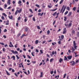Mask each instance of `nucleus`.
I'll return each mask as SVG.
<instances>
[{
  "label": "nucleus",
  "mask_w": 79,
  "mask_h": 79,
  "mask_svg": "<svg viewBox=\"0 0 79 79\" xmlns=\"http://www.w3.org/2000/svg\"><path fill=\"white\" fill-rule=\"evenodd\" d=\"M22 11V8H20V9L19 10H17L15 12V15H17V13H19V14H20L21 13V11Z\"/></svg>",
  "instance_id": "nucleus-1"
},
{
  "label": "nucleus",
  "mask_w": 79,
  "mask_h": 79,
  "mask_svg": "<svg viewBox=\"0 0 79 79\" xmlns=\"http://www.w3.org/2000/svg\"><path fill=\"white\" fill-rule=\"evenodd\" d=\"M54 54H55V55H56V51L55 52L54 51H52V54H51L50 55L52 57L53 55H54Z\"/></svg>",
  "instance_id": "nucleus-2"
},
{
  "label": "nucleus",
  "mask_w": 79,
  "mask_h": 79,
  "mask_svg": "<svg viewBox=\"0 0 79 79\" xmlns=\"http://www.w3.org/2000/svg\"><path fill=\"white\" fill-rule=\"evenodd\" d=\"M11 52L12 53H14V54H18V52L16 51H15L13 50H12L11 51Z\"/></svg>",
  "instance_id": "nucleus-3"
},
{
  "label": "nucleus",
  "mask_w": 79,
  "mask_h": 79,
  "mask_svg": "<svg viewBox=\"0 0 79 79\" xmlns=\"http://www.w3.org/2000/svg\"><path fill=\"white\" fill-rule=\"evenodd\" d=\"M63 34H64L66 32H67V30H66V28H64L63 29Z\"/></svg>",
  "instance_id": "nucleus-4"
},
{
  "label": "nucleus",
  "mask_w": 79,
  "mask_h": 79,
  "mask_svg": "<svg viewBox=\"0 0 79 79\" xmlns=\"http://www.w3.org/2000/svg\"><path fill=\"white\" fill-rule=\"evenodd\" d=\"M10 45H9V47H14V46H13V44H12V43H11V42H10Z\"/></svg>",
  "instance_id": "nucleus-5"
},
{
  "label": "nucleus",
  "mask_w": 79,
  "mask_h": 79,
  "mask_svg": "<svg viewBox=\"0 0 79 79\" xmlns=\"http://www.w3.org/2000/svg\"><path fill=\"white\" fill-rule=\"evenodd\" d=\"M64 5H63L62 6V8L61 9L60 11V13H62V11H63V9L64 8Z\"/></svg>",
  "instance_id": "nucleus-6"
},
{
  "label": "nucleus",
  "mask_w": 79,
  "mask_h": 79,
  "mask_svg": "<svg viewBox=\"0 0 79 79\" xmlns=\"http://www.w3.org/2000/svg\"><path fill=\"white\" fill-rule=\"evenodd\" d=\"M10 2H11V0H8L7 2V5H10V4H11V3Z\"/></svg>",
  "instance_id": "nucleus-7"
},
{
  "label": "nucleus",
  "mask_w": 79,
  "mask_h": 79,
  "mask_svg": "<svg viewBox=\"0 0 79 79\" xmlns=\"http://www.w3.org/2000/svg\"><path fill=\"white\" fill-rule=\"evenodd\" d=\"M67 58L69 60H71L72 58V56H67Z\"/></svg>",
  "instance_id": "nucleus-8"
},
{
  "label": "nucleus",
  "mask_w": 79,
  "mask_h": 79,
  "mask_svg": "<svg viewBox=\"0 0 79 79\" xmlns=\"http://www.w3.org/2000/svg\"><path fill=\"white\" fill-rule=\"evenodd\" d=\"M70 63H72V65H75V62L74 61H72L70 62Z\"/></svg>",
  "instance_id": "nucleus-9"
},
{
  "label": "nucleus",
  "mask_w": 79,
  "mask_h": 79,
  "mask_svg": "<svg viewBox=\"0 0 79 79\" xmlns=\"http://www.w3.org/2000/svg\"><path fill=\"white\" fill-rule=\"evenodd\" d=\"M5 71L6 72V73L7 75L8 76H10V73H9V72H8V71H7V70H6Z\"/></svg>",
  "instance_id": "nucleus-10"
},
{
  "label": "nucleus",
  "mask_w": 79,
  "mask_h": 79,
  "mask_svg": "<svg viewBox=\"0 0 79 79\" xmlns=\"http://www.w3.org/2000/svg\"><path fill=\"white\" fill-rule=\"evenodd\" d=\"M63 59L61 58H60L59 60V61L60 63H61L62 61H63Z\"/></svg>",
  "instance_id": "nucleus-11"
},
{
  "label": "nucleus",
  "mask_w": 79,
  "mask_h": 79,
  "mask_svg": "<svg viewBox=\"0 0 79 79\" xmlns=\"http://www.w3.org/2000/svg\"><path fill=\"white\" fill-rule=\"evenodd\" d=\"M72 14V12H69V15H68V16H71V15Z\"/></svg>",
  "instance_id": "nucleus-12"
},
{
  "label": "nucleus",
  "mask_w": 79,
  "mask_h": 79,
  "mask_svg": "<svg viewBox=\"0 0 79 79\" xmlns=\"http://www.w3.org/2000/svg\"><path fill=\"white\" fill-rule=\"evenodd\" d=\"M11 58H13V60H15V56H13L11 57Z\"/></svg>",
  "instance_id": "nucleus-13"
},
{
  "label": "nucleus",
  "mask_w": 79,
  "mask_h": 79,
  "mask_svg": "<svg viewBox=\"0 0 79 79\" xmlns=\"http://www.w3.org/2000/svg\"><path fill=\"white\" fill-rule=\"evenodd\" d=\"M72 52H74V51L76 50V49H75V48H74L73 47H72Z\"/></svg>",
  "instance_id": "nucleus-14"
},
{
  "label": "nucleus",
  "mask_w": 79,
  "mask_h": 79,
  "mask_svg": "<svg viewBox=\"0 0 79 79\" xmlns=\"http://www.w3.org/2000/svg\"><path fill=\"white\" fill-rule=\"evenodd\" d=\"M50 31L49 30H48L47 31V34L48 35H49L50 34Z\"/></svg>",
  "instance_id": "nucleus-15"
},
{
  "label": "nucleus",
  "mask_w": 79,
  "mask_h": 79,
  "mask_svg": "<svg viewBox=\"0 0 79 79\" xmlns=\"http://www.w3.org/2000/svg\"><path fill=\"white\" fill-rule=\"evenodd\" d=\"M39 40H37L35 41V44H38V43H39Z\"/></svg>",
  "instance_id": "nucleus-16"
},
{
  "label": "nucleus",
  "mask_w": 79,
  "mask_h": 79,
  "mask_svg": "<svg viewBox=\"0 0 79 79\" xmlns=\"http://www.w3.org/2000/svg\"><path fill=\"white\" fill-rule=\"evenodd\" d=\"M43 76V72H41L40 73V77H42Z\"/></svg>",
  "instance_id": "nucleus-17"
},
{
  "label": "nucleus",
  "mask_w": 79,
  "mask_h": 79,
  "mask_svg": "<svg viewBox=\"0 0 79 79\" xmlns=\"http://www.w3.org/2000/svg\"><path fill=\"white\" fill-rule=\"evenodd\" d=\"M8 17L10 19H13V16L12 15H11V16H9Z\"/></svg>",
  "instance_id": "nucleus-18"
},
{
  "label": "nucleus",
  "mask_w": 79,
  "mask_h": 79,
  "mask_svg": "<svg viewBox=\"0 0 79 79\" xmlns=\"http://www.w3.org/2000/svg\"><path fill=\"white\" fill-rule=\"evenodd\" d=\"M64 60H68L67 57H66V56H64Z\"/></svg>",
  "instance_id": "nucleus-19"
},
{
  "label": "nucleus",
  "mask_w": 79,
  "mask_h": 79,
  "mask_svg": "<svg viewBox=\"0 0 79 79\" xmlns=\"http://www.w3.org/2000/svg\"><path fill=\"white\" fill-rule=\"evenodd\" d=\"M6 24V25H8V24H9V21L7 20V21Z\"/></svg>",
  "instance_id": "nucleus-20"
},
{
  "label": "nucleus",
  "mask_w": 79,
  "mask_h": 79,
  "mask_svg": "<svg viewBox=\"0 0 79 79\" xmlns=\"http://www.w3.org/2000/svg\"><path fill=\"white\" fill-rule=\"evenodd\" d=\"M66 76V73H65L64 74V77H63V79L65 78Z\"/></svg>",
  "instance_id": "nucleus-21"
},
{
  "label": "nucleus",
  "mask_w": 79,
  "mask_h": 79,
  "mask_svg": "<svg viewBox=\"0 0 79 79\" xmlns=\"http://www.w3.org/2000/svg\"><path fill=\"white\" fill-rule=\"evenodd\" d=\"M2 15H3V16H5V17H6V16H7V15H6L5 13H3L2 14Z\"/></svg>",
  "instance_id": "nucleus-22"
},
{
  "label": "nucleus",
  "mask_w": 79,
  "mask_h": 79,
  "mask_svg": "<svg viewBox=\"0 0 79 79\" xmlns=\"http://www.w3.org/2000/svg\"><path fill=\"white\" fill-rule=\"evenodd\" d=\"M34 52H31V55L32 56H35V55H34Z\"/></svg>",
  "instance_id": "nucleus-23"
},
{
  "label": "nucleus",
  "mask_w": 79,
  "mask_h": 79,
  "mask_svg": "<svg viewBox=\"0 0 79 79\" xmlns=\"http://www.w3.org/2000/svg\"><path fill=\"white\" fill-rule=\"evenodd\" d=\"M61 39H64V35H61Z\"/></svg>",
  "instance_id": "nucleus-24"
},
{
  "label": "nucleus",
  "mask_w": 79,
  "mask_h": 79,
  "mask_svg": "<svg viewBox=\"0 0 79 79\" xmlns=\"http://www.w3.org/2000/svg\"><path fill=\"white\" fill-rule=\"evenodd\" d=\"M73 46L75 45H76V42H75V41H73Z\"/></svg>",
  "instance_id": "nucleus-25"
},
{
  "label": "nucleus",
  "mask_w": 79,
  "mask_h": 79,
  "mask_svg": "<svg viewBox=\"0 0 79 79\" xmlns=\"http://www.w3.org/2000/svg\"><path fill=\"white\" fill-rule=\"evenodd\" d=\"M54 60V59L53 58H52L50 60V62H52V61H53Z\"/></svg>",
  "instance_id": "nucleus-26"
},
{
  "label": "nucleus",
  "mask_w": 79,
  "mask_h": 79,
  "mask_svg": "<svg viewBox=\"0 0 79 79\" xmlns=\"http://www.w3.org/2000/svg\"><path fill=\"white\" fill-rule=\"evenodd\" d=\"M27 56L28 58H29V59H31V56H29V55H27Z\"/></svg>",
  "instance_id": "nucleus-27"
},
{
  "label": "nucleus",
  "mask_w": 79,
  "mask_h": 79,
  "mask_svg": "<svg viewBox=\"0 0 79 79\" xmlns=\"http://www.w3.org/2000/svg\"><path fill=\"white\" fill-rule=\"evenodd\" d=\"M76 7H74L73 8V11H76Z\"/></svg>",
  "instance_id": "nucleus-28"
},
{
  "label": "nucleus",
  "mask_w": 79,
  "mask_h": 79,
  "mask_svg": "<svg viewBox=\"0 0 79 79\" xmlns=\"http://www.w3.org/2000/svg\"><path fill=\"white\" fill-rule=\"evenodd\" d=\"M72 33L73 34H75V31H74V30H73L72 31Z\"/></svg>",
  "instance_id": "nucleus-29"
},
{
  "label": "nucleus",
  "mask_w": 79,
  "mask_h": 79,
  "mask_svg": "<svg viewBox=\"0 0 79 79\" xmlns=\"http://www.w3.org/2000/svg\"><path fill=\"white\" fill-rule=\"evenodd\" d=\"M63 2V0H61L60 2V4H61Z\"/></svg>",
  "instance_id": "nucleus-30"
},
{
  "label": "nucleus",
  "mask_w": 79,
  "mask_h": 79,
  "mask_svg": "<svg viewBox=\"0 0 79 79\" xmlns=\"http://www.w3.org/2000/svg\"><path fill=\"white\" fill-rule=\"evenodd\" d=\"M66 9L67 10H68V11H69L70 9H69V6L67 7Z\"/></svg>",
  "instance_id": "nucleus-31"
},
{
  "label": "nucleus",
  "mask_w": 79,
  "mask_h": 79,
  "mask_svg": "<svg viewBox=\"0 0 79 79\" xmlns=\"http://www.w3.org/2000/svg\"><path fill=\"white\" fill-rule=\"evenodd\" d=\"M72 25V23H70L69 25V27H71Z\"/></svg>",
  "instance_id": "nucleus-32"
},
{
  "label": "nucleus",
  "mask_w": 79,
  "mask_h": 79,
  "mask_svg": "<svg viewBox=\"0 0 79 79\" xmlns=\"http://www.w3.org/2000/svg\"><path fill=\"white\" fill-rule=\"evenodd\" d=\"M73 47L75 49H76V48H77V46H76V45L73 46Z\"/></svg>",
  "instance_id": "nucleus-33"
},
{
  "label": "nucleus",
  "mask_w": 79,
  "mask_h": 79,
  "mask_svg": "<svg viewBox=\"0 0 79 79\" xmlns=\"http://www.w3.org/2000/svg\"><path fill=\"white\" fill-rule=\"evenodd\" d=\"M56 15V12H55L54 14H53V16H55Z\"/></svg>",
  "instance_id": "nucleus-34"
},
{
  "label": "nucleus",
  "mask_w": 79,
  "mask_h": 79,
  "mask_svg": "<svg viewBox=\"0 0 79 79\" xmlns=\"http://www.w3.org/2000/svg\"><path fill=\"white\" fill-rule=\"evenodd\" d=\"M16 57H17V59H19V56H18L17 55H16Z\"/></svg>",
  "instance_id": "nucleus-35"
},
{
  "label": "nucleus",
  "mask_w": 79,
  "mask_h": 79,
  "mask_svg": "<svg viewBox=\"0 0 79 79\" xmlns=\"http://www.w3.org/2000/svg\"><path fill=\"white\" fill-rule=\"evenodd\" d=\"M18 4H21V1L19 0L18 2Z\"/></svg>",
  "instance_id": "nucleus-36"
},
{
  "label": "nucleus",
  "mask_w": 79,
  "mask_h": 79,
  "mask_svg": "<svg viewBox=\"0 0 79 79\" xmlns=\"http://www.w3.org/2000/svg\"><path fill=\"white\" fill-rule=\"evenodd\" d=\"M37 27L38 29H40V27L39 26H37Z\"/></svg>",
  "instance_id": "nucleus-37"
},
{
  "label": "nucleus",
  "mask_w": 79,
  "mask_h": 79,
  "mask_svg": "<svg viewBox=\"0 0 79 79\" xmlns=\"http://www.w3.org/2000/svg\"><path fill=\"white\" fill-rule=\"evenodd\" d=\"M77 37H79V32H77Z\"/></svg>",
  "instance_id": "nucleus-38"
},
{
  "label": "nucleus",
  "mask_w": 79,
  "mask_h": 79,
  "mask_svg": "<svg viewBox=\"0 0 79 79\" xmlns=\"http://www.w3.org/2000/svg\"><path fill=\"white\" fill-rule=\"evenodd\" d=\"M46 42V40L43 41L42 43V44H45V43Z\"/></svg>",
  "instance_id": "nucleus-39"
},
{
  "label": "nucleus",
  "mask_w": 79,
  "mask_h": 79,
  "mask_svg": "<svg viewBox=\"0 0 79 79\" xmlns=\"http://www.w3.org/2000/svg\"><path fill=\"white\" fill-rule=\"evenodd\" d=\"M0 44L2 45H5L3 43H0Z\"/></svg>",
  "instance_id": "nucleus-40"
},
{
  "label": "nucleus",
  "mask_w": 79,
  "mask_h": 79,
  "mask_svg": "<svg viewBox=\"0 0 79 79\" xmlns=\"http://www.w3.org/2000/svg\"><path fill=\"white\" fill-rule=\"evenodd\" d=\"M68 53H71V51L69 49L68 50Z\"/></svg>",
  "instance_id": "nucleus-41"
},
{
  "label": "nucleus",
  "mask_w": 79,
  "mask_h": 79,
  "mask_svg": "<svg viewBox=\"0 0 79 79\" xmlns=\"http://www.w3.org/2000/svg\"><path fill=\"white\" fill-rule=\"evenodd\" d=\"M68 13V11H66L64 13V15H67Z\"/></svg>",
  "instance_id": "nucleus-42"
},
{
  "label": "nucleus",
  "mask_w": 79,
  "mask_h": 79,
  "mask_svg": "<svg viewBox=\"0 0 79 79\" xmlns=\"http://www.w3.org/2000/svg\"><path fill=\"white\" fill-rule=\"evenodd\" d=\"M56 70H55L54 72V74H56Z\"/></svg>",
  "instance_id": "nucleus-43"
},
{
  "label": "nucleus",
  "mask_w": 79,
  "mask_h": 79,
  "mask_svg": "<svg viewBox=\"0 0 79 79\" xmlns=\"http://www.w3.org/2000/svg\"><path fill=\"white\" fill-rule=\"evenodd\" d=\"M29 11L31 13H33V12L32 11V9H29Z\"/></svg>",
  "instance_id": "nucleus-44"
},
{
  "label": "nucleus",
  "mask_w": 79,
  "mask_h": 79,
  "mask_svg": "<svg viewBox=\"0 0 79 79\" xmlns=\"http://www.w3.org/2000/svg\"><path fill=\"white\" fill-rule=\"evenodd\" d=\"M1 29H2V27H0V34H1V32H2V30Z\"/></svg>",
  "instance_id": "nucleus-45"
},
{
  "label": "nucleus",
  "mask_w": 79,
  "mask_h": 79,
  "mask_svg": "<svg viewBox=\"0 0 79 79\" xmlns=\"http://www.w3.org/2000/svg\"><path fill=\"white\" fill-rule=\"evenodd\" d=\"M35 6H37V7H39V6H40L38 4H35Z\"/></svg>",
  "instance_id": "nucleus-46"
},
{
  "label": "nucleus",
  "mask_w": 79,
  "mask_h": 79,
  "mask_svg": "<svg viewBox=\"0 0 79 79\" xmlns=\"http://www.w3.org/2000/svg\"><path fill=\"white\" fill-rule=\"evenodd\" d=\"M7 31V30L6 29H5L3 31L4 32H6Z\"/></svg>",
  "instance_id": "nucleus-47"
},
{
  "label": "nucleus",
  "mask_w": 79,
  "mask_h": 79,
  "mask_svg": "<svg viewBox=\"0 0 79 79\" xmlns=\"http://www.w3.org/2000/svg\"><path fill=\"white\" fill-rule=\"evenodd\" d=\"M15 75V76H16V77H18V76L17 75V74L16 73H14Z\"/></svg>",
  "instance_id": "nucleus-48"
},
{
  "label": "nucleus",
  "mask_w": 79,
  "mask_h": 79,
  "mask_svg": "<svg viewBox=\"0 0 79 79\" xmlns=\"http://www.w3.org/2000/svg\"><path fill=\"white\" fill-rule=\"evenodd\" d=\"M59 44H61V41H59L58 42Z\"/></svg>",
  "instance_id": "nucleus-49"
},
{
  "label": "nucleus",
  "mask_w": 79,
  "mask_h": 79,
  "mask_svg": "<svg viewBox=\"0 0 79 79\" xmlns=\"http://www.w3.org/2000/svg\"><path fill=\"white\" fill-rule=\"evenodd\" d=\"M1 18H2V19L3 20L5 19V18H4V17L3 16H2V17H1Z\"/></svg>",
  "instance_id": "nucleus-50"
},
{
  "label": "nucleus",
  "mask_w": 79,
  "mask_h": 79,
  "mask_svg": "<svg viewBox=\"0 0 79 79\" xmlns=\"http://www.w3.org/2000/svg\"><path fill=\"white\" fill-rule=\"evenodd\" d=\"M40 52L41 53H43V51H42V50H40Z\"/></svg>",
  "instance_id": "nucleus-51"
},
{
  "label": "nucleus",
  "mask_w": 79,
  "mask_h": 79,
  "mask_svg": "<svg viewBox=\"0 0 79 79\" xmlns=\"http://www.w3.org/2000/svg\"><path fill=\"white\" fill-rule=\"evenodd\" d=\"M49 61V59H48V58H47L46 61V62H47V61Z\"/></svg>",
  "instance_id": "nucleus-52"
},
{
  "label": "nucleus",
  "mask_w": 79,
  "mask_h": 79,
  "mask_svg": "<svg viewBox=\"0 0 79 79\" xmlns=\"http://www.w3.org/2000/svg\"><path fill=\"white\" fill-rule=\"evenodd\" d=\"M2 50L3 51V52H5V48H3L2 49Z\"/></svg>",
  "instance_id": "nucleus-53"
},
{
  "label": "nucleus",
  "mask_w": 79,
  "mask_h": 79,
  "mask_svg": "<svg viewBox=\"0 0 79 79\" xmlns=\"http://www.w3.org/2000/svg\"><path fill=\"white\" fill-rule=\"evenodd\" d=\"M3 37L4 38H5V39H6V36L5 35H4Z\"/></svg>",
  "instance_id": "nucleus-54"
},
{
  "label": "nucleus",
  "mask_w": 79,
  "mask_h": 79,
  "mask_svg": "<svg viewBox=\"0 0 79 79\" xmlns=\"http://www.w3.org/2000/svg\"><path fill=\"white\" fill-rule=\"evenodd\" d=\"M25 31H26V32H27V31L28 30V29L27 28H25Z\"/></svg>",
  "instance_id": "nucleus-55"
},
{
  "label": "nucleus",
  "mask_w": 79,
  "mask_h": 79,
  "mask_svg": "<svg viewBox=\"0 0 79 79\" xmlns=\"http://www.w3.org/2000/svg\"><path fill=\"white\" fill-rule=\"evenodd\" d=\"M32 63H33V64H35V63H36V62L35 61H32Z\"/></svg>",
  "instance_id": "nucleus-56"
},
{
  "label": "nucleus",
  "mask_w": 79,
  "mask_h": 79,
  "mask_svg": "<svg viewBox=\"0 0 79 79\" xmlns=\"http://www.w3.org/2000/svg\"><path fill=\"white\" fill-rule=\"evenodd\" d=\"M23 73H25V74L27 75H28L27 73V72H26L23 71Z\"/></svg>",
  "instance_id": "nucleus-57"
},
{
  "label": "nucleus",
  "mask_w": 79,
  "mask_h": 79,
  "mask_svg": "<svg viewBox=\"0 0 79 79\" xmlns=\"http://www.w3.org/2000/svg\"><path fill=\"white\" fill-rule=\"evenodd\" d=\"M50 73L51 74H53V71H51Z\"/></svg>",
  "instance_id": "nucleus-58"
},
{
  "label": "nucleus",
  "mask_w": 79,
  "mask_h": 79,
  "mask_svg": "<svg viewBox=\"0 0 79 79\" xmlns=\"http://www.w3.org/2000/svg\"><path fill=\"white\" fill-rule=\"evenodd\" d=\"M20 35H21V33H19L18 35H17V36L18 37H19Z\"/></svg>",
  "instance_id": "nucleus-59"
},
{
  "label": "nucleus",
  "mask_w": 79,
  "mask_h": 79,
  "mask_svg": "<svg viewBox=\"0 0 79 79\" xmlns=\"http://www.w3.org/2000/svg\"><path fill=\"white\" fill-rule=\"evenodd\" d=\"M46 55H47V57H48L49 58H50V56L49 55H48V54H47Z\"/></svg>",
  "instance_id": "nucleus-60"
},
{
  "label": "nucleus",
  "mask_w": 79,
  "mask_h": 79,
  "mask_svg": "<svg viewBox=\"0 0 79 79\" xmlns=\"http://www.w3.org/2000/svg\"><path fill=\"white\" fill-rule=\"evenodd\" d=\"M17 51H19V50H20V48H18L17 49Z\"/></svg>",
  "instance_id": "nucleus-61"
},
{
  "label": "nucleus",
  "mask_w": 79,
  "mask_h": 79,
  "mask_svg": "<svg viewBox=\"0 0 79 79\" xmlns=\"http://www.w3.org/2000/svg\"><path fill=\"white\" fill-rule=\"evenodd\" d=\"M35 51L36 52H39V50L38 49H35Z\"/></svg>",
  "instance_id": "nucleus-62"
},
{
  "label": "nucleus",
  "mask_w": 79,
  "mask_h": 79,
  "mask_svg": "<svg viewBox=\"0 0 79 79\" xmlns=\"http://www.w3.org/2000/svg\"><path fill=\"white\" fill-rule=\"evenodd\" d=\"M39 13H40V12H41V9H40L38 10V11Z\"/></svg>",
  "instance_id": "nucleus-63"
},
{
  "label": "nucleus",
  "mask_w": 79,
  "mask_h": 79,
  "mask_svg": "<svg viewBox=\"0 0 79 79\" xmlns=\"http://www.w3.org/2000/svg\"><path fill=\"white\" fill-rule=\"evenodd\" d=\"M78 10H77V13H79V7H78Z\"/></svg>",
  "instance_id": "nucleus-64"
}]
</instances>
